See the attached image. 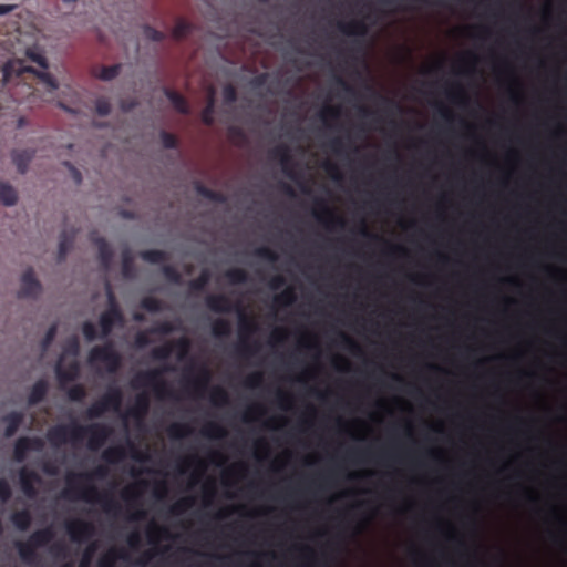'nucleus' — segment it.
Wrapping results in <instances>:
<instances>
[{"instance_id": "f257e3e1", "label": "nucleus", "mask_w": 567, "mask_h": 567, "mask_svg": "<svg viewBox=\"0 0 567 567\" xmlns=\"http://www.w3.org/2000/svg\"><path fill=\"white\" fill-rule=\"evenodd\" d=\"M107 473V467L100 465L92 473L68 475V487L62 492V497L66 499L79 497L89 503H99L105 513L117 515L121 509L120 504L109 494H101L94 485L89 484L93 478H104Z\"/></svg>"}, {"instance_id": "f03ea898", "label": "nucleus", "mask_w": 567, "mask_h": 567, "mask_svg": "<svg viewBox=\"0 0 567 567\" xmlns=\"http://www.w3.org/2000/svg\"><path fill=\"white\" fill-rule=\"evenodd\" d=\"M205 302L207 308L216 313H228L233 310L238 311L240 344L237 347V352L241 357H251L259 350L257 342L249 343L247 341L248 338L257 331V324L254 320L245 316L239 306L234 307L230 299L225 295H208Z\"/></svg>"}, {"instance_id": "7ed1b4c3", "label": "nucleus", "mask_w": 567, "mask_h": 567, "mask_svg": "<svg viewBox=\"0 0 567 567\" xmlns=\"http://www.w3.org/2000/svg\"><path fill=\"white\" fill-rule=\"evenodd\" d=\"M54 537L52 528L35 530L27 542L17 543V549L22 561L32 564L37 559V549L47 546Z\"/></svg>"}, {"instance_id": "20e7f679", "label": "nucleus", "mask_w": 567, "mask_h": 567, "mask_svg": "<svg viewBox=\"0 0 567 567\" xmlns=\"http://www.w3.org/2000/svg\"><path fill=\"white\" fill-rule=\"evenodd\" d=\"M25 72L34 74L51 91L58 89V82L52 74L45 71H37L32 66H25L23 62L20 60L9 61L3 65L2 69L3 79L6 82H10L13 76L20 78Z\"/></svg>"}, {"instance_id": "39448f33", "label": "nucleus", "mask_w": 567, "mask_h": 567, "mask_svg": "<svg viewBox=\"0 0 567 567\" xmlns=\"http://www.w3.org/2000/svg\"><path fill=\"white\" fill-rule=\"evenodd\" d=\"M162 372L163 371L161 370L141 372L133 379L132 386L134 389L150 386L159 399L173 398L174 393L169 389L168 384L162 379Z\"/></svg>"}, {"instance_id": "423d86ee", "label": "nucleus", "mask_w": 567, "mask_h": 567, "mask_svg": "<svg viewBox=\"0 0 567 567\" xmlns=\"http://www.w3.org/2000/svg\"><path fill=\"white\" fill-rule=\"evenodd\" d=\"M79 434V442L87 437V447L91 451L100 450L112 434V429L102 423H93L86 426L80 425L75 429Z\"/></svg>"}, {"instance_id": "0eeeda50", "label": "nucleus", "mask_w": 567, "mask_h": 567, "mask_svg": "<svg viewBox=\"0 0 567 567\" xmlns=\"http://www.w3.org/2000/svg\"><path fill=\"white\" fill-rule=\"evenodd\" d=\"M89 361L104 363L110 373H115L121 367V355L111 342L93 347L89 353Z\"/></svg>"}, {"instance_id": "6e6552de", "label": "nucleus", "mask_w": 567, "mask_h": 567, "mask_svg": "<svg viewBox=\"0 0 567 567\" xmlns=\"http://www.w3.org/2000/svg\"><path fill=\"white\" fill-rule=\"evenodd\" d=\"M76 427H79V424L75 422L68 425H55L48 431L47 439L55 446L64 444L68 441L79 443V434L75 432Z\"/></svg>"}, {"instance_id": "1a4fd4ad", "label": "nucleus", "mask_w": 567, "mask_h": 567, "mask_svg": "<svg viewBox=\"0 0 567 567\" xmlns=\"http://www.w3.org/2000/svg\"><path fill=\"white\" fill-rule=\"evenodd\" d=\"M174 349L178 350V358L182 359L189 350V341L186 338H181L175 342L165 343L154 348L151 355L156 361H164L171 357Z\"/></svg>"}, {"instance_id": "9d476101", "label": "nucleus", "mask_w": 567, "mask_h": 567, "mask_svg": "<svg viewBox=\"0 0 567 567\" xmlns=\"http://www.w3.org/2000/svg\"><path fill=\"white\" fill-rule=\"evenodd\" d=\"M44 447V442L41 437L22 436L19 437L14 443L13 456L17 462H23L27 457L28 452L35 451L40 452Z\"/></svg>"}, {"instance_id": "9b49d317", "label": "nucleus", "mask_w": 567, "mask_h": 567, "mask_svg": "<svg viewBox=\"0 0 567 567\" xmlns=\"http://www.w3.org/2000/svg\"><path fill=\"white\" fill-rule=\"evenodd\" d=\"M41 482L40 475L27 467H22L19 471V483L23 494L29 498H34L38 494L35 484Z\"/></svg>"}, {"instance_id": "f8f14e48", "label": "nucleus", "mask_w": 567, "mask_h": 567, "mask_svg": "<svg viewBox=\"0 0 567 567\" xmlns=\"http://www.w3.org/2000/svg\"><path fill=\"white\" fill-rule=\"evenodd\" d=\"M41 292V284L35 278L34 271L32 268H28L21 277V288L19 291V297L21 298H32L37 297Z\"/></svg>"}, {"instance_id": "ddd939ff", "label": "nucleus", "mask_w": 567, "mask_h": 567, "mask_svg": "<svg viewBox=\"0 0 567 567\" xmlns=\"http://www.w3.org/2000/svg\"><path fill=\"white\" fill-rule=\"evenodd\" d=\"M316 204L321 208V212H313V215L318 221L322 223L329 229L336 226L344 227V219L340 216H337L322 200L318 199L316 200Z\"/></svg>"}, {"instance_id": "4468645a", "label": "nucleus", "mask_w": 567, "mask_h": 567, "mask_svg": "<svg viewBox=\"0 0 567 567\" xmlns=\"http://www.w3.org/2000/svg\"><path fill=\"white\" fill-rule=\"evenodd\" d=\"M124 321V317L122 310L106 309L100 316V327L102 331V338L107 337L115 324H122Z\"/></svg>"}, {"instance_id": "2eb2a0df", "label": "nucleus", "mask_w": 567, "mask_h": 567, "mask_svg": "<svg viewBox=\"0 0 567 567\" xmlns=\"http://www.w3.org/2000/svg\"><path fill=\"white\" fill-rule=\"evenodd\" d=\"M270 156L274 159L280 162L284 173L290 178H295V174L292 172V157L290 154V150L287 145H278L270 151Z\"/></svg>"}, {"instance_id": "dca6fc26", "label": "nucleus", "mask_w": 567, "mask_h": 567, "mask_svg": "<svg viewBox=\"0 0 567 567\" xmlns=\"http://www.w3.org/2000/svg\"><path fill=\"white\" fill-rule=\"evenodd\" d=\"M66 529L74 542L86 539L94 533L93 525L84 520H73L66 525Z\"/></svg>"}, {"instance_id": "f3484780", "label": "nucleus", "mask_w": 567, "mask_h": 567, "mask_svg": "<svg viewBox=\"0 0 567 567\" xmlns=\"http://www.w3.org/2000/svg\"><path fill=\"white\" fill-rule=\"evenodd\" d=\"M35 153L37 151L34 148L13 150L11 152L12 163L16 165L17 171L20 174L24 175L28 172L29 165L34 158Z\"/></svg>"}, {"instance_id": "a211bd4d", "label": "nucleus", "mask_w": 567, "mask_h": 567, "mask_svg": "<svg viewBox=\"0 0 567 567\" xmlns=\"http://www.w3.org/2000/svg\"><path fill=\"white\" fill-rule=\"evenodd\" d=\"M92 240L97 247L101 268L107 271L112 265L113 250L103 237H94Z\"/></svg>"}, {"instance_id": "6ab92c4d", "label": "nucleus", "mask_w": 567, "mask_h": 567, "mask_svg": "<svg viewBox=\"0 0 567 567\" xmlns=\"http://www.w3.org/2000/svg\"><path fill=\"white\" fill-rule=\"evenodd\" d=\"M109 411H118L123 401V393L118 386H110L100 399Z\"/></svg>"}, {"instance_id": "aec40b11", "label": "nucleus", "mask_w": 567, "mask_h": 567, "mask_svg": "<svg viewBox=\"0 0 567 567\" xmlns=\"http://www.w3.org/2000/svg\"><path fill=\"white\" fill-rule=\"evenodd\" d=\"M150 410V398L146 393L137 394L134 405L128 410V415L136 420H143Z\"/></svg>"}, {"instance_id": "412c9836", "label": "nucleus", "mask_w": 567, "mask_h": 567, "mask_svg": "<svg viewBox=\"0 0 567 567\" xmlns=\"http://www.w3.org/2000/svg\"><path fill=\"white\" fill-rule=\"evenodd\" d=\"M24 419V415L22 412L13 411L8 414H6L2 417V421L6 423L4 429V436L11 437L13 436L17 431L19 430L20 425L22 424Z\"/></svg>"}, {"instance_id": "4be33fe9", "label": "nucleus", "mask_w": 567, "mask_h": 567, "mask_svg": "<svg viewBox=\"0 0 567 567\" xmlns=\"http://www.w3.org/2000/svg\"><path fill=\"white\" fill-rule=\"evenodd\" d=\"M337 27L347 35H364L368 32V27L362 20L339 21Z\"/></svg>"}, {"instance_id": "5701e85b", "label": "nucleus", "mask_w": 567, "mask_h": 567, "mask_svg": "<svg viewBox=\"0 0 567 567\" xmlns=\"http://www.w3.org/2000/svg\"><path fill=\"white\" fill-rule=\"evenodd\" d=\"M164 94L178 113L184 115H187L189 113V105L186 99L181 93L172 89L165 87Z\"/></svg>"}, {"instance_id": "b1692460", "label": "nucleus", "mask_w": 567, "mask_h": 567, "mask_svg": "<svg viewBox=\"0 0 567 567\" xmlns=\"http://www.w3.org/2000/svg\"><path fill=\"white\" fill-rule=\"evenodd\" d=\"M48 382L43 379L38 380L31 388L30 394L28 396L29 405L33 406L44 400L48 393Z\"/></svg>"}, {"instance_id": "393cba45", "label": "nucleus", "mask_w": 567, "mask_h": 567, "mask_svg": "<svg viewBox=\"0 0 567 567\" xmlns=\"http://www.w3.org/2000/svg\"><path fill=\"white\" fill-rule=\"evenodd\" d=\"M78 362H72L68 367H62L60 363L56 365L55 372L61 383L74 381L79 375Z\"/></svg>"}, {"instance_id": "a878e982", "label": "nucleus", "mask_w": 567, "mask_h": 567, "mask_svg": "<svg viewBox=\"0 0 567 567\" xmlns=\"http://www.w3.org/2000/svg\"><path fill=\"white\" fill-rule=\"evenodd\" d=\"M194 188L198 195H200L202 197H204L210 202L224 204L227 200L226 196L223 193L213 190V189L206 187L200 182H195Z\"/></svg>"}, {"instance_id": "bb28decb", "label": "nucleus", "mask_w": 567, "mask_h": 567, "mask_svg": "<svg viewBox=\"0 0 567 567\" xmlns=\"http://www.w3.org/2000/svg\"><path fill=\"white\" fill-rule=\"evenodd\" d=\"M10 520L19 530H27L31 525L32 516L28 509H21L12 513Z\"/></svg>"}, {"instance_id": "cd10ccee", "label": "nucleus", "mask_w": 567, "mask_h": 567, "mask_svg": "<svg viewBox=\"0 0 567 567\" xmlns=\"http://www.w3.org/2000/svg\"><path fill=\"white\" fill-rule=\"evenodd\" d=\"M18 202L17 190L7 182L0 183V203L4 206H13Z\"/></svg>"}, {"instance_id": "c85d7f7f", "label": "nucleus", "mask_w": 567, "mask_h": 567, "mask_svg": "<svg viewBox=\"0 0 567 567\" xmlns=\"http://www.w3.org/2000/svg\"><path fill=\"white\" fill-rule=\"evenodd\" d=\"M140 257L150 264L159 265L168 260L169 256L164 250L147 249L140 252Z\"/></svg>"}, {"instance_id": "c756f323", "label": "nucleus", "mask_w": 567, "mask_h": 567, "mask_svg": "<svg viewBox=\"0 0 567 567\" xmlns=\"http://www.w3.org/2000/svg\"><path fill=\"white\" fill-rule=\"evenodd\" d=\"M193 30V24L183 18H178L172 29V38L176 41L185 39Z\"/></svg>"}, {"instance_id": "7c9ffc66", "label": "nucleus", "mask_w": 567, "mask_h": 567, "mask_svg": "<svg viewBox=\"0 0 567 567\" xmlns=\"http://www.w3.org/2000/svg\"><path fill=\"white\" fill-rule=\"evenodd\" d=\"M122 275L124 278H133L135 275L134 257L128 248L122 251Z\"/></svg>"}, {"instance_id": "2f4dec72", "label": "nucleus", "mask_w": 567, "mask_h": 567, "mask_svg": "<svg viewBox=\"0 0 567 567\" xmlns=\"http://www.w3.org/2000/svg\"><path fill=\"white\" fill-rule=\"evenodd\" d=\"M125 449L123 446H111L103 451L102 458L109 464H115L125 457Z\"/></svg>"}, {"instance_id": "473e14b6", "label": "nucleus", "mask_w": 567, "mask_h": 567, "mask_svg": "<svg viewBox=\"0 0 567 567\" xmlns=\"http://www.w3.org/2000/svg\"><path fill=\"white\" fill-rule=\"evenodd\" d=\"M73 236L68 235L66 231H63L60 236L59 241V251H58V261L62 262L65 258L68 252L70 251L72 245H73Z\"/></svg>"}, {"instance_id": "72a5a7b5", "label": "nucleus", "mask_w": 567, "mask_h": 567, "mask_svg": "<svg viewBox=\"0 0 567 567\" xmlns=\"http://www.w3.org/2000/svg\"><path fill=\"white\" fill-rule=\"evenodd\" d=\"M231 327L228 320L217 319L212 326V332L216 338H224L230 334Z\"/></svg>"}, {"instance_id": "f704fd0d", "label": "nucleus", "mask_w": 567, "mask_h": 567, "mask_svg": "<svg viewBox=\"0 0 567 567\" xmlns=\"http://www.w3.org/2000/svg\"><path fill=\"white\" fill-rule=\"evenodd\" d=\"M210 279L209 272L207 270H203L200 275L196 278L189 281V289L192 292H200L203 291L206 286L208 285Z\"/></svg>"}, {"instance_id": "c9c22d12", "label": "nucleus", "mask_w": 567, "mask_h": 567, "mask_svg": "<svg viewBox=\"0 0 567 567\" xmlns=\"http://www.w3.org/2000/svg\"><path fill=\"white\" fill-rule=\"evenodd\" d=\"M192 433V429L186 424L174 423L168 427V435L173 440H181Z\"/></svg>"}, {"instance_id": "e433bc0d", "label": "nucleus", "mask_w": 567, "mask_h": 567, "mask_svg": "<svg viewBox=\"0 0 567 567\" xmlns=\"http://www.w3.org/2000/svg\"><path fill=\"white\" fill-rule=\"evenodd\" d=\"M215 101L213 95L209 96L206 106L202 111V121L205 125L212 126L215 122Z\"/></svg>"}, {"instance_id": "4c0bfd02", "label": "nucleus", "mask_w": 567, "mask_h": 567, "mask_svg": "<svg viewBox=\"0 0 567 567\" xmlns=\"http://www.w3.org/2000/svg\"><path fill=\"white\" fill-rule=\"evenodd\" d=\"M141 307L148 312L155 313L163 310V302L155 297L148 296L141 300Z\"/></svg>"}, {"instance_id": "58836bf2", "label": "nucleus", "mask_w": 567, "mask_h": 567, "mask_svg": "<svg viewBox=\"0 0 567 567\" xmlns=\"http://www.w3.org/2000/svg\"><path fill=\"white\" fill-rule=\"evenodd\" d=\"M274 300L277 306H290L296 301V293L293 289L289 287L277 295Z\"/></svg>"}, {"instance_id": "ea45409f", "label": "nucleus", "mask_w": 567, "mask_h": 567, "mask_svg": "<svg viewBox=\"0 0 567 567\" xmlns=\"http://www.w3.org/2000/svg\"><path fill=\"white\" fill-rule=\"evenodd\" d=\"M194 505V498L193 497H184L178 499L176 503H174L171 506L169 512L173 515H181L185 513L187 509H189Z\"/></svg>"}, {"instance_id": "a19ab883", "label": "nucleus", "mask_w": 567, "mask_h": 567, "mask_svg": "<svg viewBox=\"0 0 567 567\" xmlns=\"http://www.w3.org/2000/svg\"><path fill=\"white\" fill-rule=\"evenodd\" d=\"M225 276L231 284H245L248 280L246 270L241 268L229 269L226 271Z\"/></svg>"}, {"instance_id": "79ce46f5", "label": "nucleus", "mask_w": 567, "mask_h": 567, "mask_svg": "<svg viewBox=\"0 0 567 567\" xmlns=\"http://www.w3.org/2000/svg\"><path fill=\"white\" fill-rule=\"evenodd\" d=\"M168 536L166 528L159 527L155 524L151 525L147 529L148 542L152 544L156 543L159 538H167Z\"/></svg>"}, {"instance_id": "37998d69", "label": "nucleus", "mask_w": 567, "mask_h": 567, "mask_svg": "<svg viewBox=\"0 0 567 567\" xmlns=\"http://www.w3.org/2000/svg\"><path fill=\"white\" fill-rule=\"evenodd\" d=\"M203 434L208 437L221 439L226 436V430L217 423H208L203 429Z\"/></svg>"}, {"instance_id": "c03bdc74", "label": "nucleus", "mask_w": 567, "mask_h": 567, "mask_svg": "<svg viewBox=\"0 0 567 567\" xmlns=\"http://www.w3.org/2000/svg\"><path fill=\"white\" fill-rule=\"evenodd\" d=\"M120 71H121L120 64L102 66L100 70V73L97 74V78L103 81H111L120 74Z\"/></svg>"}, {"instance_id": "a18cd8bd", "label": "nucleus", "mask_w": 567, "mask_h": 567, "mask_svg": "<svg viewBox=\"0 0 567 567\" xmlns=\"http://www.w3.org/2000/svg\"><path fill=\"white\" fill-rule=\"evenodd\" d=\"M210 401L215 405H224L228 403V393L220 386H216L210 392Z\"/></svg>"}, {"instance_id": "49530a36", "label": "nucleus", "mask_w": 567, "mask_h": 567, "mask_svg": "<svg viewBox=\"0 0 567 567\" xmlns=\"http://www.w3.org/2000/svg\"><path fill=\"white\" fill-rule=\"evenodd\" d=\"M159 137H161V141H162V145L166 150H175L179 145L177 137L174 134L169 133V132L162 131L159 133Z\"/></svg>"}, {"instance_id": "de8ad7c7", "label": "nucleus", "mask_w": 567, "mask_h": 567, "mask_svg": "<svg viewBox=\"0 0 567 567\" xmlns=\"http://www.w3.org/2000/svg\"><path fill=\"white\" fill-rule=\"evenodd\" d=\"M109 410L105 408L101 400L94 402L86 411V415L89 419H97L102 416Z\"/></svg>"}, {"instance_id": "09e8293b", "label": "nucleus", "mask_w": 567, "mask_h": 567, "mask_svg": "<svg viewBox=\"0 0 567 567\" xmlns=\"http://www.w3.org/2000/svg\"><path fill=\"white\" fill-rule=\"evenodd\" d=\"M143 33L146 39L154 41V42H162L166 38L164 32H162L151 25H145L143 29Z\"/></svg>"}, {"instance_id": "8fccbe9b", "label": "nucleus", "mask_w": 567, "mask_h": 567, "mask_svg": "<svg viewBox=\"0 0 567 567\" xmlns=\"http://www.w3.org/2000/svg\"><path fill=\"white\" fill-rule=\"evenodd\" d=\"M162 270H163V275L169 282H173V284L181 282L182 276H181L179 271L174 266L164 265Z\"/></svg>"}, {"instance_id": "3c124183", "label": "nucleus", "mask_w": 567, "mask_h": 567, "mask_svg": "<svg viewBox=\"0 0 567 567\" xmlns=\"http://www.w3.org/2000/svg\"><path fill=\"white\" fill-rule=\"evenodd\" d=\"M111 103L106 97H99L95 100V112L100 116H107L111 113Z\"/></svg>"}, {"instance_id": "603ef678", "label": "nucleus", "mask_w": 567, "mask_h": 567, "mask_svg": "<svg viewBox=\"0 0 567 567\" xmlns=\"http://www.w3.org/2000/svg\"><path fill=\"white\" fill-rule=\"evenodd\" d=\"M86 395L85 389L81 384H75L71 386L68 391V396L71 401L80 402L82 401Z\"/></svg>"}, {"instance_id": "864d4df0", "label": "nucleus", "mask_w": 567, "mask_h": 567, "mask_svg": "<svg viewBox=\"0 0 567 567\" xmlns=\"http://www.w3.org/2000/svg\"><path fill=\"white\" fill-rule=\"evenodd\" d=\"M27 56L34 63H37L40 68H42L43 70L48 69L49 68V63H48V60L47 58L40 53V52H37L35 50H31L29 49L27 51Z\"/></svg>"}, {"instance_id": "5fc2aeb1", "label": "nucleus", "mask_w": 567, "mask_h": 567, "mask_svg": "<svg viewBox=\"0 0 567 567\" xmlns=\"http://www.w3.org/2000/svg\"><path fill=\"white\" fill-rule=\"evenodd\" d=\"M255 255L270 262L278 260V255L268 247H259L255 250Z\"/></svg>"}, {"instance_id": "6e6d98bb", "label": "nucleus", "mask_w": 567, "mask_h": 567, "mask_svg": "<svg viewBox=\"0 0 567 567\" xmlns=\"http://www.w3.org/2000/svg\"><path fill=\"white\" fill-rule=\"evenodd\" d=\"M340 109L337 107V106H326L321 112H320V117L321 120L327 123L328 122V118H332V120H337L340 117Z\"/></svg>"}, {"instance_id": "4d7b16f0", "label": "nucleus", "mask_w": 567, "mask_h": 567, "mask_svg": "<svg viewBox=\"0 0 567 567\" xmlns=\"http://www.w3.org/2000/svg\"><path fill=\"white\" fill-rule=\"evenodd\" d=\"M82 332L87 341H93L97 338V330L93 322L85 321L82 326Z\"/></svg>"}, {"instance_id": "13d9d810", "label": "nucleus", "mask_w": 567, "mask_h": 567, "mask_svg": "<svg viewBox=\"0 0 567 567\" xmlns=\"http://www.w3.org/2000/svg\"><path fill=\"white\" fill-rule=\"evenodd\" d=\"M80 351V343L76 337L70 338L65 346H64V352L71 355H78Z\"/></svg>"}, {"instance_id": "bf43d9fd", "label": "nucleus", "mask_w": 567, "mask_h": 567, "mask_svg": "<svg viewBox=\"0 0 567 567\" xmlns=\"http://www.w3.org/2000/svg\"><path fill=\"white\" fill-rule=\"evenodd\" d=\"M208 382H209V372L206 369H204L200 373V377L194 381V386L196 390L202 391L207 388Z\"/></svg>"}, {"instance_id": "052dcab7", "label": "nucleus", "mask_w": 567, "mask_h": 567, "mask_svg": "<svg viewBox=\"0 0 567 567\" xmlns=\"http://www.w3.org/2000/svg\"><path fill=\"white\" fill-rule=\"evenodd\" d=\"M105 289H106V297H107V309H116V310H121L118 303H117V300H116V297L112 290V287L110 285V282L107 281L106 285H105Z\"/></svg>"}, {"instance_id": "680f3d73", "label": "nucleus", "mask_w": 567, "mask_h": 567, "mask_svg": "<svg viewBox=\"0 0 567 567\" xmlns=\"http://www.w3.org/2000/svg\"><path fill=\"white\" fill-rule=\"evenodd\" d=\"M174 327L168 321H163L151 329L152 333L168 334L173 332Z\"/></svg>"}, {"instance_id": "e2e57ef3", "label": "nucleus", "mask_w": 567, "mask_h": 567, "mask_svg": "<svg viewBox=\"0 0 567 567\" xmlns=\"http://www.w3.org/2000/svg\"><path fill=\"white\" fill-rule=\"evenodd\" d=\"M12 492L9 483L1 478L0 480V499L7 503L11 498Z\"/></svg>"}, {"instance_id": "0e129e2a", "label": "nucleus", "mask_w": 567, "mask_h": 567, "mask_svg": "<svg viewBox=\"0 0 567 567\" xmlns=\"http://www.w3.org/2000/svg\"><path fill=\"white\" fill-rule=\"evenodd\" d=\"M340 339H341V343H342V347L352 351V352H357L359 351V346L358 343L351 339L349 336L340 332Z\"/></svg>"}, {"instance_id": "69168bd1", "label": "nucleus", "mask_w": 567, "mask_h": 567, "mask_svg": "<svg viewBox=\"0 0 567 567\" xmlns=\"http://www.w3.org/2000/svg\"><path fill=\"white\" fill-rule=\"evenodd\" d=\"M262 383V374L260 372H255L252 374H250L249 377H247L246 381H245V385L248 386V388H258L260 386Z\"/></svg>"}, {"instance_id": "338daca9", "label": "nucleus", "mask_w": 567, "mask_h": 567, "mask_svg": "<svg viewBox=\"0 0 567 567\" xmlns=\"http://www.w3.org/2000/svg\"><path fill=\"white\" fill-rule=\"evenodd\" d=\"M323 168L331 178L336 181H339L341 178L340 169L336 164L331 162H326Z\"/></svg>"}, {"instance_id": "774afa93", "label": "nucleus", "mask_w": 567, "mask_h": 567, "mask_svg": "<svg viewBox=\"0 0 567 567\" xmlns=\"http://www.w3.org/2000/svg\"><path fill=\"white\" fill-rule=\"evenodd\" d=\"M224 100L227 104H231L237 100V92L233 85H227L223 91Z\"/></svg>"}]
</instances>
